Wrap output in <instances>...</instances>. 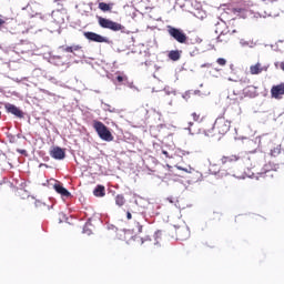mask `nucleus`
<instances>
[{
	"label": "nucleus",
	"mask_w": 284,
	"mask_h": 284,
	"mask_svg": "<svg viewBox=\"0 0 284 284\" xmlns=\"http://www.w3.org/2000/svg\"><path fill=\"white\" fill-rule=\"evenodd\" d=\"M199 54V49L195 48L193 51H190V57H196Z\"/></svg>",
	"instance_id": "31"
},
{
	"label": "nucleus",
	"mask_w": 284,
	"mask_h": 284,
	"mask_svg": "<svg viewBox=\"0 0 284 284\" xmlns=\"http://www.w3.org/2000/svg\"><path fill=\"white\" fill-rule=\"evenodd\" d=\"M281 70L284 71V62L281 63Z\"/></svg>",
	"instance_id": "44"
},
{
	"label": "nucleus",
	"mask_w": 284,
	"mask_h": 284,
	"mask_svg": "<svg viewBox=\"0 0 284 284\" xmlns=\"http://www.w3.org/2000/svg\"><path fill=\"white\" fill-rule=\"evenodd\" d=\"M164 92H166V94H168V95L172 94V92H173V94H176V92H175V91H169V89H168V88H164Z\"/></svg>",
	"instance_id": "33"
},
{
	"label": "nucleus",
	"mask_w": 284,
	"mask_h": 284,
	"mask_svg": "<svg viewBox=\"0 0 284 284\" xmlns=\"http://www.w3.org/2000/svg\"><path fill=\"white\" fill-rule=\"evenodd\" d=\"M59 223H63V221L60 219V220H59Z\"/></svg>",
	"instance_id": "48"
},
{
	"label": "nucleus",
	"mask_w": 284,
	"mask_h": 284,
	"mask_svg": "<svg viewBox=\"0 0 284 284\" xmlns=\"http://www.w3.org/2000/svg\"><path fill=\"white\" fill-rule=\"evenodd\" d=\"M209 172H211L214 175L219 174V168L216 166V164H213L210 169Z\"/></svg>",
	"instance_id": "23"
},
{
	"label": "nucleus",
	"mask_w": 284,
	"mask_h": 284,
	"mask_svg": "<svg viewBox=\"0 0 284 284\" xmlns=\"http://www.w3.org/2000/svg\"><path fill=\"white\" fill-rule=\"evenodd\" d=\"M103 105H104L105 112H111V113L118 112L115 108H111V105L108 103H103Z\"/></svg>",
	"instance_id": "22"
},
{
	"label": "nucleus",
	"mask_w": 284,
	"mask_h": 284,
	"mask_svg": "<svg viewBox=\"0 0 284 284\" xmlns=\"http://www.w3.org/2000/svg\"><path fill=\"white\" fill-rule=\"evenodd\" d=\"M166 30L172 39L174 41H178V43H187V34H185L182 29H179L176 27L168 26Z\"/></svg>",
	"instance_id": "3"
},
{
	"label": "nucleus",
	"mask_w": 284,
	"mask_h": 284,
	"mask_svg": "<svg viewBox=\"0 0 284 284\" xmlns=\"http://www.w3.org/2000/svg\"><path fill=\"white\" fill-rule=\"evenodd\" d=\"M98 23L100 28H103L104 30H112V32H125L123 24L114 22L108 18L99 17Z\"/></svg>",
	"instance_id": "1"
},
{
	"label": "nucleus",
	"mask_w": 284,
	"mask_h": 284,
	"mask_svg": "<svg viewBox=\"0 0 284 284\" xmlns=\"http://www.w3.org/2000/svg\"><path fill=\"white\" fill-rule=\"evenodd\" d=\"M133 217L135 221V229H133V232H138V234H141V232H143V224L141 223H144L145 214L143 212H133Z\"/></svg>",
	"instance_id": "6"
},
{
	"label": "nucleus",
	"mask_w": 284,
	"mask_h": 284,
	"mask_svg": "<svg viewBox=\"0 0 284 284\" xmlns=\"http://www.w3.org/2000/svg\"><path fill=\"white\" fill-rule=\"evenodd\" d=\"M175 168H176V170H181L182 172H183V166H181V165H175Z\"/></svg>",
	"instance_id": "40"
},
{
	"label": "nucleus",
	"mask_w": 284,
	"mask_h": 284,
	"mask_svg": "<svg viewBox=\"0 0 284 284\" xmlns=\"http://www.w3.org/2000/svg\"><path fill=\"white\" fill-rule=\"evenodd\" d=\"M84 37L88 39V41H93V43H112L108 37H103L92 31L84 32Z\"/></svg>",
	"instance_id": "5"
},
{
	"label": "nucleus",
	"mask_w": 284,
	"mask_h": 284,
	"mask_svg": "<svg viewBox=\"0 0 284 284\" xmlns=\"http://www.w3.org/2000/svg\"><path fill=\"white\" fill-rule=\"evenodd\" d=\"M190 94H192V91H186L182 94V98H184V100L187 101V99H190Z\"/></svg>",
	"instance_id": "29"
},
{
	"label": "nucleus",
	"mask_w": 284,
	"mask_h": 284,
	"mask_svg": "<svg viewBox=\"0 0 284 284\" xmlns=\"http://www.w3.org/2000/svg\"><path fill=\"white\" fill-rule=\"evenodd\" d=\"M126 219L128 221L132 220V213L130 211L126 212Z\"/></svg>",
	"instance_id": "35"
},
{
	"label": "nucleus",
	"mask_w": 284,
	"mask_h": 284,
	"mask_svg": "<svg viewBox=\"0 0 284 284\" xmlns=\"http://www.w3.org/2000/svg\"><path fill=\"white\" fill-rule=\"evenodd\" d=\"M3 23H6V20L0 18V26H3Z\"/></svg>",
	"instance_id": "42"
},
{
	"label": "nucleus",
	"mask_w": 284,
	"mask_h": 284,
	"mask_svg": "<svg viewBox=\"0 0 284 284\" xmlns=\"http://www.w3.org/2000/svg\"><path fill=\"white\" fill-rule=\"evenodd\" d=\"M169 59H171V61H179V59H181V51H179V50L170 51Z\"/></svg>",
	"instance_id": "15"
},
{
	"label": "nucleus",
	"mask_w": 284,
	"mask_h": 284,
	"mask_svg": "<svg viewBox=\"0 0 284 284\" xmlns=\"http://www.w3.org/2000/svg\"><path fill=\"white\" fill-rule=\"evenodd\" d=\"M59 50H62V52H70L71 54H74V52L81 50V47L80 45H72V47L61 45L59 47Z\"/></svg>",
	"instance_id": "14"
},
{
	"label": "nucleus",
	"mask_w": 284,
	"mask_h": 284,
	"mask_svg": "<svg viewBox=\"0 0 284 284\" xmlns=\"http://www.w3.org/2000/svg\"><path fill=\"white\" fill-rule=\"evenodd\" d=\"M90 225H92L90 223V220L84 224L82 233L87 234V236H90L92 234V229H90Z\"/></svg>",
	"instance_id": "19"
},
{
	"label": "nucleus",
	"mask_w": 284,
	"mask_h": 284,
	"mask_svg": "<svg viewBox=\"0 0 284 284\" xmlns=\"http://www.w3.org/2000/svg\"><path fill=\"white\" fill-rule=\"evenodd\" d=\"M159 236H161V231L155 232V243H154V245H159Z\"/></svg>",
	"instance_id": "30"
},
{
	"label": "nucleus",
	"mask_w": 284,
	"mask_h": 284,
	"mask_svg": "<svg viewBox=\"0 0 284 284\" xmlns=\"http://www.w3.org/2000/svg\"><path fill=\"white\" fill-rule=\"evenodd\" d=\"M227 161H239V158L236 155H231V156H223L222 158V163L225 164Z\"/></svg>",
	"instance_id": "21"
},
{
	"label": "nucleus",
	"mask_w": 284,
	"mask_h": 284,
	"mask_svg": "<svg viewBox=\"0 0 284 284\" xmlns=\"http://www.w3.org/2000/svg\"><path fill=\"white\" fill-rule=\"evenodd\" d=\"M192 116H193L194 121H199V115L196 113H192Z\"/></svg>",
	"instance_id": "36"
},
{
	"label": "nucleus",
	"mask_w": 284,
	"mask_h": 284,
	"mask_svg": "<svg viewBox=\"0 0 284 284\" xmlns=\"http://www.w3.org/2000/svg\"><path fill=\"white\" fill-rule=\"evenodd\" d=\"M126 79L128 77L125 75H116L115 81H118L119 83H123Z\"/></svg>",
	"instance_id": "24"
},
{
	"label": "nucleus",
	"mask_w": 284,
	"mask_h": 284,
	"mask_svg": "<svg viewBox=\"0 0 284 284\" xmlns=\"http://www.w3.org/2000/svg\"><path fill=\"white\" fill-rule=\"evenodd\" d=\"M216 63H217L219 65H225V63H227V60H225V58H219V59L216 60Z\"/></svg>",
	"instance_id": "26"
},
{
	"label": "nucleus",
	"mask_w": 284,
	"mask_h": 284,
	"mask_svg": "<svg viewBox=\"0 0 284 284\" xmlns=\"http://www.w3.org/2000/svg\"><path fill=\"white\" fill-rule=\"evenodd\" d=\"M53 190H55V192L64 199H69V196H72V193H70V191H68V189H65L61 183H55L53 185Z\"/></svg>",
	"instance_id": "9"
},
{
	"label": "nucleus",
	"mask_w": 284,
	"mask_h": 284,
	"mask_svg": "<svg viewBox=\"0 0 284 284\" xmlns=\"http://www.w3.org/2000/svg\"><path fill=\"white\" fill-rule=\"evenodd\" d=\"M271 94H272L273 99H281V97H283V94H284V83L274 85L271 89Z\"/></svg>",
	"instance_id": "11"
},
{
	"label": "nucleus",
	"mask_w": 284,
	"mask_h": 284,
	"mask_svg": "<svg viewBox=\"0 0 284 284\" xmlns=\"http://www.w3.org/2000/svg\"><path fill=\"white\" fill-rule=\"evenodd\" d=\"M141 241H142V244H143V243H145V241H150V236L142 237Z\"/></svg>",
	"instance_id": "38"
},
{
	"label": "nucleus",
	"mask_w": 284,
	"mask_h": 284,
	"mask_svg": "<svg viewBox=\"0 0 284 284\" xmlns=\"http://www.w3.org/2000/svg\"><path fill=\"white\" fill-rule=\"evenodd\" d=\"M0 32H8L7 22L0 26Z\"/></svg>",
	"instance_id": "27"
},
{
	"label": "nucleus",
	"mask_w": 284,
	"mask_h": 284,
	"mask_svg": "<svg viewBox=\"0 0 284 284\" xmlns=\"http://www.w3.org/2000/svg\"><path fill=\"white\" fill-rule=\"evenodd\" d=\"M115 205H118V207H123V205H125V196H123V194H118L115 196Z\"/></svg>",
	"instance_id": "16"
},
{
	"label": "nucleus",
	"mask_w": 284,
	"mask_h": 284,
	"mask_svg": "<svg viewBox=\"0 0 284 284\" xmlns=\"http://www.w3.org/2000/svg\"><path fill=\"white\" fill-rule=\"evenodd\" d=\"M212 130H215L222 136H225V134L230 132V121L225 120V118H217Z\"/></svg>",
	"instance_id": "4"
},
{
	"label": "nucleus",
	"mask_w": 284,
	"mask_h": 284,
	"mask_svg": "<svg viewBox=\"0 0 284 284\" xmlns=\"http://www.w3.org/2000/svg\"><path fill=\"white\" fill-rule=\"evenodd\" d=\"M48 81H50V83H54V85H57V83H59V80L52 75L47 77Z\"/></svg>",
	"instance_id": "25"
},
{
	"label": "nucleus",
	"mask_w": 284,
	"mask_h": 284,
	"mask_svg": "<svg viewBox=\"0 0 284 284\" xmlns=\"http://www.w3.org/2000/svg\"><path fill=\"white\" fill-rule=\"evenodd\" d=\"M18 152H20V154H26V150H18Z\"/></svg>",
	"instance_id": "43"
},
{
	"label": "nucleus",
	"mask_w": 284,
	"mask_h": 284,
	"mask_svg": "<svg viewBox=\"0 0 284 284\" xmlns=\"http://www.w3.org/2000/svg\"><path fill=\"white\" fill-rule=\"evenodd\" d=\"M261 17H263L265 19V16H263V14H261L258 12L253 14L254 19H261Z\"/></svg>",
	"instance_id": "32"
},
{
	"label": "nucleus",
	"mask_w": 284,
	"mask_h": 284,
	"mask_svg": "<svg viewBox=\"0 0 284 284\" xmlns=\"http://www.w3.org/2000/svg\"><path fill=\"white\" fill-rule=\"evenodd\" d=\"M240 45H242V48H254V45H256L254 42H250L245 39L240 40Z\"/></svg>",
	"instance_id": "20"
},
{
	"label": "nucleus",
	"mask_w": 284,
	"mask_h": 284,
	"mask_svg": "<svg viewBox=\"0 0 284 284\" xmlns=\"http://www.w3.org/2000/svg\"><path fill=\"white\" fill-rule=\"evenodd\" d=\"M53 59H58L59 60V59H61V57L57 55V57H53Z\"/></svg>",
	"instance_id": "45"
},
{
	"label": "nucleus",
	"mask_w": 284,
	"mask_h": 284,
	"mask_svg": "<svg viewBox=\"0 0 284 284\" xmlns=\"http://www.w3.org/2000/svg\"><path fill=\"white\" fill-rule=\"evenodd\" d=\"M200 88H203V83H202V84H200Z\"/></svg>",
	"instance_id": "49"
},
{
	"label": "nucleus",
	"mask_w": 284,
	"mask_h": 284,
	"mask_svg": "<svg viewBox=\"0 0 284 284\" xmlns=\"http://www.w3.org/2000/svg\"><path fill=\"white\" fill-rule=\"evenodd\" d=\"M139 202L135 200V205L138 204Z\"/></svg>",
	"instance_id": "50"
},
{
	"label": "nucleus",
	"mask_w": 284,
	"mask_h": 284,
	"mask_svg": "<svg viewBox=\"0 0 284 284\" xmlns=\"http://www.w3.org/2000/svg\"><path fill=\"white\" fill-rule=\"evenodd\" d=\"M180 154H182V156H185V154H190V152L181 150Z\"/></svg>",
	"instance_id": "37"
},
{
	"label": "nucleus",
	"mask_w": 284,
	"mask_h": 284,
	"mask_svg": "<svg viewBox=\"0 0 284 284\" xmlns=\"http://www.w3.org/2000/svg\"><path fill=\"white\" fill-rule=\"evenodd\" d=\"M93 196L103 199L105 196V186L98 184L93 190Z\"/></svg>",
	"instance_id": "12"
},
{
	"label": "nucleus",
	"mask_w": 284,
	"mask_h": 284,
	"mask_svg": "<svg viewBox=\"0 0 284 284\" xmlns=\"http://www.w3.org/2000/svg\"><path fill=\"white\" fill-rule=\"evenodd\" d=\"M50 155L52 159H55V161H63V159H65V151L61 149V146H55L51 151Z\"/></svg>",
	"instance_id": "8"
},
{
	"label": "nucleus",
	"mask_w": 284,
	"mask_h": 284,
	"mask_svg": "<svg viewBox=\"0 0 284 284\" xmlns=\"http://www.w3.org/2000/svg\"><path fill=\"white\" fill-rule=\"evenodd\" d=\"M93 128H94L95 132L98 133V135L100 136V139H102V141L110 142V141L114 140L112 132H110V129H108L106 125L103 124V122L94 121Z\"/></svg>",
	"instance_id": "2"
},
{
	"label": "nucleus",
	"mask_w": 284,
	"mask_h": 284,
	"mask_svg": "<svg viewBox=\"0 0 284 284\" xmlns=\"http://www.w3.org/2000/svg\"><path fill=\"white\" fill-rule=\"evenodd\" d=\"M193 171H194V169H192V166L184 168V169L182 170V172H186V174H192Z\"/></svg>",
	"instance_id": "28"
},
{
	"label": "nucleus",
	"mask_w": 284,
	"mask_h": 284,
	"mask_svg": "<svg viewBox=\"0 0 284 284\" xmlns=\"http://www.w3.org/2000/svg\"><path fill=\"white\" fill-rule=\"evenodd\" d=\"M248 90H255L254 87H248Z\"/></svg>",
	"instance_id": "47"
},
{
	"label": "nucleus",
	"mask_w": 284,
	"mask_h": 284,
	"mask_svg": "<svg viewBox=\"0 0 284 284\" xmlns=\"http://www.w3.org/2000/svg\"><path fill=\"white\" fill-rule=\"evenodd\" d=\"M178 236L180 241H187V237L190 236V227L186 226L178 231Z\"/></svg>",
	"instance_id": "13"
},
{
	"label": "nucleus",
	"mask_w": 284,
	"mask_h": 284,
	"mask_svg": "<svg viewBox=\"0 0 284 284\" xmlns=\"http://www.w3.org/2000/svg\"><path fill=\"white\" fill-rule=\"evenodd\" d=\"M162 154H164V156H166V158L170 156L168 151H162Z\"/></svg>",
	"instance_id": "41"
},
{
	"label": "nucleus",
	"mask_w": 284,
	"mask_h": 284,
	"mask_svg": "<svg viewBox=\"0 0 284 284\" xmlns=\"http://www.w3.org/2000/svg\"><path fill=\"white\" fill-rule=\"evenodd\" d=\"M192 125H194V122H189V128L186 130H189L190 134H192Z\"/></svg>",
	"instance_id": "34"
},
{
	"label": "nucleus",
	"mask_w": 284,
	"mask_h": 284,
	"mask_svg": "<svg viewBox=\"0 0 284 284\" xmlns=\"http://www.w3.org/2000/svg\"><path fill=\"white\" fill-rule=\"evenodd\" d=\"M193 94H199V97H201V90H195V91H193Z\"/></svg>",
	"instance_id": "39"
},
{
	"label": "nucleus",
	"mask_w": 284,
	"mask_h": 284,
	"mask_svg": "<svg viewBox=\"0 0 284 284\" xmlns=\"http://www.w3.org/2000/svg\"><path fill=\"white\" fill-rule=\"evenodd\" d=\"M4 108L9 114H13V116H17L18 119H23V111L17 105L7 103Z\"/></svg>",
	"instance_id": "7"
},
{
	"label": "nucleus",
	"mask_w": 284,
	"mask_h": 284,
	"mask_svg": "<svg viewBox=\"0 0 284 284\" xmlns=\"http://www.w3.org/2000/svg\"><path fill=\"white\" fill-rule=\"evenodd\" d=\"M215 26H216L215 33L220 34L217 37V41H223V40H221V36L227 34V31L225 30L227 28V24L225 23V21L221 20Z\"/></svg>",
	"instance_id": "10"
},
{
	"label": "nucleus",
	"mask_w": 284,
	"mask_h": 284,
	"mask_svg": "<svg viewBox=\"0 0 284 284\" xmlns=\"http://www.w3.org/2000/svg\"><path fill=\"white\" fill-rule=\"evenodd\" d=\"M99 9L102 11V12H110L112 11V6L111 4H108L105 2H100L99 3Z\"/></svg>",
	"instance_id": "18"
},
{
	"label": "nucleus",
	"mask_w": 284,
	"mask_h": 284,
	"mask_svg": "<svg viewBox=\"0 0 284 284\" xmlns=\"http://www.w3.org/2000/svg\"><path fill=\"white\" fill-rule=\"evenodd\" d=\"M250 70H251V74H261L263 72V69H261V63L251 65Z\"/></svg>",
	"instance_id": "17"
},
{
	"label": "nucleus",
	"mask_w": 284,
	"mask_h": 284,
	"mask_svg": "<svg viewBox=\"0 0 284 284\" xmlns=\"http://www.w3.org/2000/svg\"><path fill=\"white\" fill-rule=\"evenodd\" d=\"M201 68H207V64H202Z\"/></svg>",
	"instance_id": "46"
}]
</instances>
